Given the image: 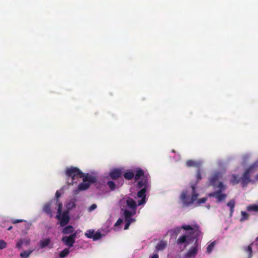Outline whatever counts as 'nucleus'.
I'll return each instance as SVG.
<instances>
[{
  "label": "nucleus",
  "instance_id": "nucleus-44",
  "mask_svg": "<svg viewBox=\"0 0 258 258\" xmlns=\"http://www.w3.org/2000/svg\"><path fill=\"white\" fill-rule=\"evenodd\" d=\"M256 180L258 181V176L256 175Z\"/></svg>",
  "mask_w": 258,
  "mask_h": 258
},
{
  "label": "nucleus",
  "instance_id": "nucleus-33",
  "mask_svg": "<svg viewBox=\"0 0 258 258\" xmlns=\"http://www.w3.org/2000/svg\"><path fill=\"white\" fill-rule=\"evenodd\" d=\"M246 250L249 253V257L251 256V252H252L251 245L248 246L246 248Z\"/></svg>",
  "mask_w": 258,
  "mask_h": 258
},
{
  "label": "nucleus",
  "instance_id": "nucleus-42",
  "mask_svg": "<svg viewBox=\"0 0 258 258\" xmlns=\"http://www.w3.org/2000/svg\"><path fill=\"white\" fill-rule=\"evenodd\" d=\"M218 164L219 166H221L222 165V163L221 161H219L218 162Z\"/></svg>",
  "mask_w": 258,
  "mask_h": 258
},
{
  "label": "nucleus",
  "instance_id": "nucleus-4",
  "mask_svg": "<svg viewBox=\"0 0 258 258\" xmlns=\"http://www.w3.org/2000/svg\"><path fill=\"white\" fill-rule=\"evenodd\" d=\"M141 177V180L138 183V188H141L138 192L137 195V198H141V200L138 201V205L141 206L144 205L146 202V192L147 191L149 188V181L148 175H145L143 170L141 169H138L135 171V178L136 180L139 179Z\"/></svg>",
  "mask_w": 258,
  "mask_h": 258
},
{
  "label": "nucleus",
  "instance_id": "nucleus-38",
  "mask_svg": "<svg viewBox=\"0 0 258 258\" xmlns=\"http://www.w3.org/2000/svg\"><path fill=\"white\" fill-rule=\"evenodd\" d=\"M105 186V184H101L99 187L97 186V188H99L100 189H104V187Z\"/></svg>",
  "mask_w": 258,
  "mask_h": 258
},
{
  "label": "nucleus",
  "instance_id": "nucleus-45",
  "mask_svg": "<svg viewBox=\"0 0 258 258\" xmlns=\"http://www.w3.org/2000/svg\"><path fill=\"white\" fill-rule=\"evenodd\" d=\"M209 207H210V206H207V208H208V209H209Z\"/></svg>",
  "mask_w": 258,
  "mask_h": 258
},
{
  "label": "nucleus",
  "instance_id": "nucleus-15",
  "mask_svg": "<svg viewBox=\"0 0 258 258\" xmlns=\"http://www.w3.org/2000/svg\"><path fill=\"white\" fill-rule=\"evenodd\" d=\"M202 163L201 161L195 162L192 160H188L186 162V165L188 167L196 166L199 167L201 165Z\"/></svg>",
  "mask_w": 258,
  "mask_h": 258
},
{
  "label": "nucleus",
  "instance_id": "nucleus-13",
  "mask_svg": "<svg viewBox=\"0 0 258 258\" xmlns=\"http://www.w3.org/2000/svg\"><path fill=\"white\" fill-rule=\"evenodd\" d=\"M167 245L166 241L164 240L160 241L156 246V251H161L164 249Z\"/></svg>",
  "mask_w": 258,
  "mask_h": 258
},
{
  "label": "nucleus",
  "instance_id": "nucleus-7",
  "mask_svg": "<svg viewBox=\"0 0 258 258\" xmlns=\"http://www.w3.org/2000/svg\"><path fill=\"white\" fill-rule=\"evenodd\" d=\"M196 184L190 186L187 190L183 191L181 196L180 199L185 206L192 204L197 200L199 194L196 191Z\"/></svg>",
  "mask_w": 258,
  "mask_h": 258
},
{
  "label": "nucleus",
  "instance_id": "nucleus-2",
  "mask_svg": "<svg viewBox=\"0 0 258 258\" xmlns=\"http://www.w3.org/2000/svg\"><path fill=\"white\" fill-rule=\"evenodd\" d=\"M119 205L126 222L124 229L126 230L128 228L130 225L136 221V219L132 217L136 213L137 204L131 198L125 197L120 200Z\"/></svg>",
  "mask_w": 258,
  "mask_h": 258
},
{
  "label": "nucleus",
  "instance_id": "nucleus-32",
  "mask_svg": "<svg viewBox=\"0 0 258 258\" xmlns=\"http://www.w3.org/2000/svg\"><path fill=\"white\" fill-rule=\"evenodd\" d=\"M97 208V205L95 204H92L91 206L88 208V211L92 212Z\"/></svg>",
  "mask_w": 258,
  "mask_h": 258
},
{
  "label": "nucleus",
  "instance_id": "nucleus-34",
  "mask_svg": "<svg viewBox=\"0 0 258 258\" xmlns=\"http://www.w3.org/2000/svg\"><path fill=\"white\" fill-rule=\"evenodd\" d=\"M23 244V241L21 240L18 241L16 245L18 248H20L22 246Z\"/></svg>",
  "mask_w": 258,
  "mask_h": 258
},
{
  "label": "nucleus",
  "instance_id": "nucleus-29",
  "mask_svg": "<svg viewBox=\"0 0 258 258\" xmlns=\"http://www.w3.org/2000/svg\"><path fill=\"white\" fill-rule=\"evenodd\" d=\"M206 201H207V198H203L200 199L197 201V202L195 203V205L196 206H199L202 203H205Z\"/></svg>",
  "mask_w": 258,
  "mask_h": 258
},
{
  "label": "nucleus",
  "instance_id": "nucleus-10",
  "mask_svg": "<svg viewBox=\"0 0 258 258\" xmlns=\"http://www.w3.org/2000/svg\"><path fill=\"white\" fill-rule=\"evenodd\" d=\"M254 167V165L250 167L248 170L245 171L244 172L243 177L241 178V183L243 186H244L245 184L247 183L250 181L249 180V173L250 172H252Z\"/></svg>",
  "mask_w": 258,
  "mask_h": 258
},
{
  "label": "nucleus",
  "instance_id": "nucleus-8",
  "mask_svg": "<svg viewBox=\"0 0 258 258\" xmlns=\"http://www.w3.org/2000/svg\"><path fill=\"white\" fill-rule=\"evenodd\" d=\"M201 249V243L197 239L194 244L190 248L185 255V258H195Z\"/></svg>",
  "mask_w": 258,
  "mask_h": 258
},
{
  "label": "nucleus",
  "instance_id": "nucleus-26",
  "mask_svg": "<svg viewBox=\"0 0 258 258\" xmlns=\"http://www.w3.org/2000/svg\"><path fill=\"white\" fill-rule=\"evenodd\" d=\"M122 223H123V219L119 218L117 221V222L115 223V224L114 226V229L116 230H118V226L120 225Z\"/></svg>",
  "mask_w": 258,
  "mask_h": 258
},
{
  "label": "nucleus",
  "instance_id": "nucleus-11",
  "mask_svg": "<svg viewBox=\"0 0 258 258\" xmlns=\"http://www.w3.org/2000/svg\"><path fill=\"white\" fill-rule=\"evenodd\" d=\"M123 173L121 169H114L111 170L109 173L110 177L113 179H116L121 177Z\"/></svg>",
  "mask_w": 258,
  "mask_h": 258
},
{
  "label": "nucleus",
  "instance_id": "nucleus-28",
  "mask_svg": "<svg viewBox=\"0 0 258 258\" xmlns=\"http://www.w3.org/2000/svg\"><path fill=\"white\" fill-rule=\"evenodd\" d=\"M93 233L94 230H89L86 232L85 235L88 238H92Z\"/></svg>",
  "mask_w": 258,
  "mask_h": 258
},
{
  "label": "nucleus",
  "instance_id": "nucleus-14",
  "mask_svg": "<svg viewBox=\"0 0 258 258\" xmlns=\"http://www.w3.org/2000/svg\"><path fill=\"white\" fill-rule=\"evenodd\" d=\"M74 231V228L72 226L69 225L67 226H66L64 228H63L62 232L63 234H72L73 233V232Z\"/></svg>",
  "mask_w": 258,
  "mask_h": 258
},
{
  "label": "nucleus",
  "instance_id": "nucleus-21",
  "mask_svg": "<svg viewBox=\"0 0 258 258\" xmlns=\"http://www.w3.org/2000/svg\"><path fill=\"white\" fill-rule=\"evenodd\" d=\"M134 176V173L131 171H127L124 174V177L126 179H131Z\"/></svg>",
  "mask_w": 258,
  "mask_h": 258
},
{
  "label": "nucleus",
  "instance_id": "nucleus-31",
  "mask_svg": "<svg viewBox=\"0 0 258 258\" xmlns=\"http://www.w3.org/2000/svg\"><path fill=\"white\" fill-rule=\"evenodd\" d=\"M7 243L4 240H0V249H2L6 247Z\"/></svg>",
  "mask_w": 258,
  "mask_h": 258
},
{
  "label": "nucleus",
  "instance_id": "nucleus-12",
  "mask_svg": "<svg viewBox=\"0 0 258 258\" xmlns=\"http://www.w3.org/2000/svg\"><path fill=\"white\" fill-rule=\"evenodd\" d=\"M53 203V202L52 201L49 202V203L46 204L43 208V211L47 213L48 215H49L50 217H52L53 216L51 210L52 204Z\"/></svg>",
  "mask_w": 258,
  "mask_h": 258
},
{
  "label": "nucleus",
  "instance_id": "nucleus-24",
  "mask_svg": "<svg viewBox=\"0 0 258 258\" xmlns=\"http://www.w3.org/2000/svg\"><path fill=\"white\" fill-rule=\"evenodd\" d=\"M241 218L240 219L241 221H243L244 220H246L248 219V215L246 212L242 211L241 212Z\"/></svg>",
  "mask_w": 258,
  "mask_h": 258
},
{
  "label": "nucleus",
  "instance_id": "nucleus-5",
  "mask_svg": "<svg viewBox=\"0 0 258 258\" xmlns=\"http://www.w3.org/2000/svg\"><path fill=\"white\" fill-rule=\"evenodd\" d=\"M181 228L185 230L186 232L185 234L178 238L177 243L178 245L184 244V248H185L199 236L200 231L199 227L197 225L190 226L183 225L182 226Z\"/></svg>",
  "mask_w": 258,
  "mask_h": 258
},
{
  "label": "nucleus",
  "instance_id": "nucleus-9",
  "mask_svg": "<svg viewBox=\"0 0 258 258\" xmlns=\"http://www.w3.org/2000/svg\"><path fill=\"white\" fill-rule=\"evenodd\" d=\"M80 232V231L77 230L69 236H63L62 238V242L66 245L68 246L69 248L72 247L75 242L77 235Z\"/></svg>",
  "mask_w": 258,
  "mask_h": 258
},
{
  "label": "nucleus",
  "instance_id": "nucleus-27",
  "mask_svg": "<svg viewBox=\"0 0 258 258\" xmlns=\"http://www.w3.org/2000/svg\"><path fill=\"white\" fill-rule=\"evenodd\" d=\"M31 253V251H25L21 253L20 256L22 257V258H27V257L29 256Z\"/></svg>",
  "mask_w": 258,
  "mask_h": 258
},
{
  "label": "nucleus",
  "instance_id": "nucleus-20",
  "mask_svg": "<svg viewBox=\"0 0 258 258\" xmlns=\"http://www.w3.org/2000/svg\"><path fill=\"white\" fill-rule=\"evenodd\" d=\"M69 253H70L69 248H67L64 249L62 251H61L60 252L59 256L60 258H63V257H64L65 256H67Z\"/></svg>",
  "mask_w": 258,
  "mask_h": 258
},
{
  "label": "nucleus",
  "instance_id": "nucleus-41",
  "mask_svg": "<svg viewBox=\"0 0 258 258\" xmlns=\"http://www.w3.org/2000/svg\"><path fill=\"white\" fill-rule=\"evenodd\" d=\"M123 179L121 178V179H120V185H122V183H123Z\"/></svg>",
  "mask_w": 258,
  "mask_h": 258
},
{
  "label": "nucleus",
  "instance_id": "nucleus-19",
  "mask_svg": "<svg viewBox=\"0 0 258 258\" xmlns=\"http://www.w3.org/2000/svg\"><path fill=\"white\" fill-rule=\"evenodd\" d=\"M181 228L176 227L174 229L169 231L168 232L170 233L172 236H176L180 232Z\"/></svg>",
  "mask_w": 258,
  "mask_h": 258
},
{
  "label": "nucleus",
  "instance_id": "nucleus-17",
  "mask_svg": "<svg viewBox=\"0 0 258 258\" xmlns=\"http://www.w3.org/2000/svg\"><path fill=\"white\" fill-rule=\"evenodd\" d=\"M246 210L248 212H258V205L252 204L247 207Z\"/></svg>",
  "mask_w": 258,
  "mask_h": 258
},
{
  "label": "nucleus",
  "instance_id": "nucleus-22",
  "mask_svg": "<svg viewBox=\"0 0 258 258\" xmlns=\"http://www.w3.org/2000/svg\"><path fill=\"white\" fill-rule=\"evenodd\" d=\"M227 205L228 207H229L230 208V211H231L230 214L231 215L234 211V208L235 206V201L234 200H231L227 203Z\"/></svg>",
  "mask_w": 258,
  "mask_h": 258
},
{
  "label": "nucleus",
  "instance_id": "nucleus-25",
  "mask_svg": "<svg viewBox=\"0 0 258 258\" xmlns=\"http://www.w3.org/2000/svg\"><path fill=\"white\" fill-rule=\"evenodd\" d=\"M101 237V234L99 232H96L93 233L92 238L94 240H96Z\"/></svg>",
  "mask_w": 258,
  "mask_h": 258
},
{
  "label": "nucleus",
  "instance_id": "nucleus-16",
  "mask_svg": "<svg viewBox=\"0 0 258 258\" xmlns=\"http://www.w3.org/2000/svg\"><path fill=\"white\" fill-rule=\"evenodd\" d=\"M50 243V240L49 238H45L40 242V246L41 248H44L48 246Z\"/></svg>",
  "mask_w": 258,
  "mask_h": 258
},
{
  "label": "nucleus",
  "instance_id": "nucleus-1",
  "mask_svg": "<svg viewBox=\"0 0 258 258\" xmlns=\"http://www.w3.org/2000/svg\"><path fill=\"white\" fill-rule=\"evenodd\" d=\"M67 176V182L69 184L77 183L79 179L83 178V182L81 183L77 189L74 191V194H78L79 191L88 189L90 184L95 182V178L90 175L84 176L83 173L77 168L71 167L66 171Z\"/></svg>",
  "mask_w": 258,
  "mask_h": 258
},
{
  "label": "nucleus",
  "instance_id": "nucleus-30",
  "mask_svg": "<svg viewBox=\"0 0 258 258\" xmlns=\"http://www.w3.org/2000/svg\"><path fill=\"white\" fill-rule=\"evenodd\" d=\"M107 185H108L111 190H114L115 189V184L113 181H108L107 182Z\"/></svg>",
  "mask_w": 258,
  "mask_h": 258
},
{
  "label": "nucleus",
  "instance_id": "nucleus-3",
  "mask_svg": "<svg viewBox=\"0 0 258 258\" xmlns=\"http://www.w3.org/2000/svg\"><path fill=\"white\" fill-rule=\"evenodd\" d=\"M222 174L221 172L215 173L210 178L209 182L211 185L214 187L215 191L209 194V197H215L218 202L224 200L227 197L226 195L222 193L226 189V186L221 181Z\"/></svg>",
  "mask_w": 258,
  "mask_h": 258
},
{
  "label": "nucleus",
  "instance_id": "nucleus-39",
  "mask_svg": "<svg viewBox=\"0 0 258 258\" xmlns=\"http://www.w3.org/2000/svg\"><path fill=\"white\" fill-rule=\"evenodd\" d=\"M22 222V220H15L13 222L14 223H17L18 222Z\"/></svg>",
  "mask_w": 258,
  "mask_h": 258
},
{
  "label": "nucleus",
  "instance_id": "nucleus-6",
  "mask_svg": "<svg viewBox=\"0 0 258 258\" xmlns=\"http://www.w3.org/2000/svg\"><path fill=\"white\" fill-rule=\"evenodd\" d=\"M75 206V204L74 202H70L66 204V208L68 209V211L73 209ZM57 207L58 209L56 218L59 220L60 226H64L69 222L70 217L69 215V211H65L61 213L62 205L61 203H58Z\"/></svg>",
  "mask_w": 258,
  "mask_h": 258
},
{
  "label": "nucleus",
  "instance_id": "nucleus-37",
  "mask_svg": "<svg viewBox=\"0 0 258 258\" xmlns=\"http://www.w3.org/2000/svg\"><path fill=\"white\" fill-rule=\"evenodd\" d=\"M150 258H159L158 255L157 253H154L152 256H151Z\"/></svg>",
  "mask_w": 258,
  "mask_h": 258
},
{
  "label": "nucleus",
  "instance_id": "nucleus-43",
  "mask_svg": "<svg viewBox=\"0 0 258 258\" xmlns=\"http://www.w3.org/2000/svg\"><path fill=\"white\" fill-rule=\"evenodd\" d=\"M11 229H12V227L11 226V227H9V228H8V230H11Z\"/></svg>",
  "mask_w": 258,
  "mask_h": 258
},
{
  "label": "nucleus",
  "instance_id": "nucleus-40",
  "mask_svg": "<svg viewBox=\"0 0 258 258\" xmlns=\"http://www.w3.org/2000/svg\"><path fill=\"white\" fill-rule=\"evenodd\" d=\"M254 244L258 245V237L256 238V239L254 242Z\"/></svg>",
  "mask_w": 258,
  "mask_h": 258
},
{
  "label": "nucleus",
  "instance_id": "nucleus-18",
  "mask_svg": "<svg viewBox=\"0 0 258 258\" xmlns=\"http://www.w3.org/2000/svg\"><path fill=\"white\" fill-rule=\"evenodd\" d=\"M240 178H239L238 176H236L235 174H232L230 179V182L231 183L235 184L238 183L240 181Z\"/></svg>",
  "mask_w": 258,
  "mask_h": 258
},
{
  "label": "nucleus",
  "instance_id": "nucleus-36",
  "mask_svg": "<svg viewBox=\"0 0 258 258\" xmlns=\"http://www.w3.org/2000/svg\"><path fill=\"white\" fill-rule=\"evenodd\" d=\"M197 179L198 180H200L202 178V177H201V173H200V170H199L198 171V173H197Z\"/></svg>",
  "mask_w": 258,
  "mask_h": 258
},
{
  "label": "nucleus",
  "instance_id": "nucleus-23",
  "mask_svg": "<svg viewBox=\"0 0 258 258\" xmlns=\"http://www.w3.org/2000/svg\"><path fill=\"white\" fill-rule=\"evenodd\" d=\"M214 246L215 242H212L210 243L207 247V252L210 253L214 248Z\"/></svg>",
  "mask_w": 258,
  "mask_h": 258
},
{
  "label": "nucleus",
  "instance_id": "nucleus-35",
  "mask_svg": "<svg viewBox=\"0 0 258 258\" xmlns=\"http://www.w3.org/2000/svg\"><path fill=\"white\" fill-rule=\"evenodd\" d=\"M61 192L60 190H57L56 193H55V197L57 199H58L59 198V197L61 196Z\"/></svg>",
  "mask_w": 258,
  "mask_h": 258
}]
</instances>
